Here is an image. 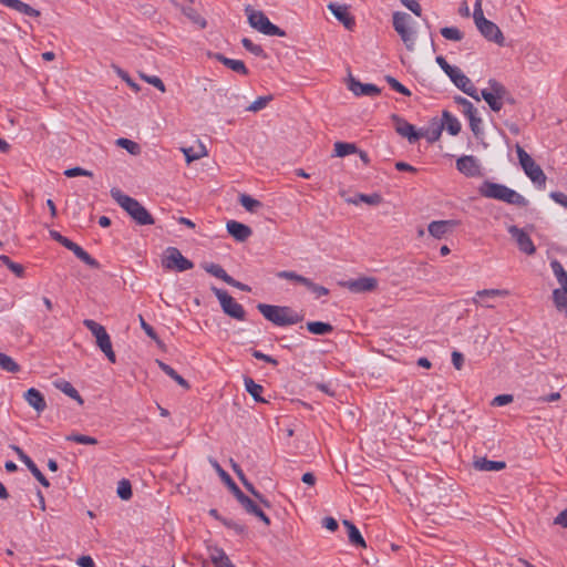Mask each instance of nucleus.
I'll return each mask as SVG.
<instances>
[{
    "instance_id": "1",
    "label": "nucleus",
    "mask_w": 567,
    "mask_h": 567,
    "mask_svg": "<svg viewBox=\"0 0 567 567\" xmlns=\"http://www.w3.org/2000/svg\"><path fill=\"white\" fill-rule=\"evenodd\" d=\"M478 193L485 198H493L517 207H525L528 200L506 185L485 181L478 187Z\"/></svg>"
},
{
    "instance_id": "2",
    "label": "nucleus",
    "mask_w": 567,
    "mask_h": 567,
    "mask_svg": "<svg viewBox=\"0 0 567 567\" xmlns=\"http://www.w3.org/2000/svg\"><path fill=\"white\" fill-rule=\"evenodd\" d=\"M111 197L130 215L137 225H153L155 223L148 210L135 198L130 197L118 188L111 189Z\"/></svg>"
},
{
    "instance_id": "3",
    "label": "nucleus",
    "mask_w": 567,
    "mask_h": 567,
    "mask_svg": "<svg viewBox=\"0 0 567 567\" xmlns=\"http://www.w3.org/2000/svg\"><path fill=\"white\" fill-rule=\"evenodd\" d=\"M257 309L268 321L279 327L296 324L303 320V315L288 306L258 303Z\"/></svg>"
},
{
    "instance_id": "4",
    "label": "nucleus",
    "mask_w": 567,
    "mask_h": 567,
    "mask_svg": "<svg viewBox=\"0 0 567 567\" xmlns=\"http://www.w3.org/2000/svg\"><path fill=\"white\" fill-rule=\"evenodd\" d=\"M474 22L481 34L488 41L504 45L505 39L502 30L493 21L484 17L482 0H476L473 13Z\"/></svg>"
},
{
    "instance_id": "5",
    "label": "nucleus",
    "mask_w": 567,
    "mask_h": 567,
    "mask_svg": "<svg viewBox=\"0 0 567 567\" xmlns=\"http://www.w3.org/2000/svg\"><path fill=\"white\" fill-rule=\"evenodd\" d=\"M83 324L91 331L95 338L96 346L105 354L111 363L116 362V355L113 351L112 341L106 329L92 319H85Z\"/></svg>"
},
{
    "instance_id": "6",
    "label": "nucleus",
    "mask_w": 567,
    "mask_h": 567,
    "mask_svg": "<svg viewBox=\"0 0 567 567\" xmlns=\"http://www.w3.org/2000/svg\"><path fill=\"white\" fill-rule=\"evenodd\" d=\"M515 150L524 173L535 185L542 188L545 187L546 175L542 167L535 163L530 155L519 144L516 145Z\"/></svg>"
},
{
    "instance_id": "7",
    "label": "nucleus",
    "mask_w": 567,
    "mask_h": 567,
    "mask_svg": "<svg viewBox=\"0 0 567 567\" xmlns=\"http://www.w3.org/2000/svg\"><path fill=\"white\" fill-rule=\"evenodd\" d=\"M481 96L494 112H499L504 101L513 102L508 99V91L496 80H489L488 86L481 91Z\"/></svg>"
},
{
    "instance_id": "8",
    "label": "nucleus",
    "mask_w": 567,
    "mask_h": 567,
    "mask_svg": "<svg viewBox=\"0 0 567 567\" xmlns=\"http://www.w3.org/2000/svg\"><path fill=\"white\" fill-rule=\"evenodd\" d=\"M248 22L251 28L266 35L285 37L286 32L279 27L270 22L267 16L262 11L252 10L249 7L246 8Z\"/></svg>"
},
{
    "instance_id": "9",
    "label": "nucleus",
    "mask_w": 567,
    "mask_h": 567,
    "mask_svg": "<svg viewBox=\"0 0 567 567\" xmlns=\"http://www.w3.org/2000/svg\"><path fill=\"white\" fill-rule=\"evenodd\" d=\"M411 17L405 12L396 11L393 13V28L400 35L405 48L410 51L414 49L415 37L410 28Z\"/></svg>"
},
{
    "instance_id": "10",
    "label": "nucleus",
    "mask_w": 567,
    "mask_h": 567,
    "mask_svg": "<svg viewBox=\"0 0 567 567\" xmlns=\"http://www.w3.org/2000/svg\"><path fill=\"white\" fill-rule=\"evenodd\" d=\"M212 291L219 300L221 309L227 316L236 320H245L246 311L244 307L238 303L230 295H228L227 291L216 287H212Z\"/></svg>"
},
{
    "instance_id": "11",
    "label": "nucleus",
    "mask_w": 567,
    "mask_h": 567,
    "mask_svg": "<svg viewBox=\"0 0 567 567\" xmlns=\"http://www.w3.org/2000/svg\"><path fill=\"white\" fill-rule=\"evenodd\" d=\"M162 265L165 269L185 271L194 267V264L182 255L176 247H168L165 251Z\"/></svg>"
},
{
    "instance_id": "12",
    "label": "nucleus",
    "mask_w": 567,
    "mask_h": 567,
    "mask_svg": "<svg viewBox=\"0 0 567 567\" xmlns=\"http://www.w3.org/2000/svg\"><path fill=\"white\" fill-rule=\"evenodd\" d=\"M457 171L466 177H482L483 169L480 161L473 155H463L456 159Z\"/></svg>"
},
{
    "instance_id": "13",
    "label": "nucleus",
    "mask_w": 567,
    "mask_h": 567,
    "mask_svg": "<svg viewBox=\"0 0 567 567\" xmlns=\"http://www.w3.org/2000/svg\"><path fill=\"white\" fill-rule=\"evenodd\" d=\"M451 81L465 94L475 99L476 101L481 100V96L477 93V89L474 86L472 81L458 69L454 68L453 72L447 75Z\"/></svg>"
},
{
    "instance_id": "14",
    "label": "nucleus",
    "mask_w": 567,
    "mask_h": 567,
    "mask_svg": "<svg viewBox=\"0 0 567 567\" xmlns=\"http://www.w3.org/2000/svg\"><path fill=\"white\" fill-rule=\"evenodd\" d=\"M340 285L353 293H363L375 290L378 288V279L374 277H359L357 279L340 282Z\"/></svg>"
},
{
    "instance_id": "15",
    "label": "nucleus",
    "mask_w": 567,
    "mask_h": 567,
    "mask_svg": "<svg viewBox=\"0 0 567 567\" xmlns=\"http://www.w3.org/2000/svg\"><path fill=\"white\" fill-rule=\"evenodd\" d=\"M507 230L512 238L515 239L520 251L528 256L536 252V247L534 246L530 236L524 229L513 225L509 226Z\"/></svg>"
},
{
    "instance_id": "16",
    "label": "nucleus",
    "mask_w": 567,
    "mask_h": 567,
    "mask_svg": "<svg viewBox=\"0 0 567 567\" xmlns=\"http://www.w3.org/2000/svg\"><path fill=\"white\" fill-rule=\"evenodd\" d=\"M391 120L395 125V131L402 137L408 138L410 143H415L421 138V134L415 130V127L408 123L404 118L400 117L396 114L391 115Z\"/></svg>"
},
{
    "instance_id": "17",
    "label": "nucleus",
    "mask_w": 567,
    "mask_h": 567,
    "mask_svg": "<svg viewBox=\"0 0 567 567\" xmlns=\"http://www.w3.org/2000/svg\"><path fill=\"white\" fill-rule=\"evenodd\" d=\"M509 291L506 289H483L478 290L473 297V303L485 308H494V305L489 302L491 299L496 297H507Z\"/></svg>"
},
{
    "instance_id": "18",
    "label": "nucleus",
    "mask_w": 567,
    "mask_h": 567,
    "mask_svg": "<svg viewBox=\"0 0 567 567\" xmlns=\"http://www.w3.org/2000/svg\"><path fill=\"white\" fill-rule=\"evenodd\" d=\"M458 225L457 220H433L427 226L429 234L435 239H442Z\"/></svg>"
},
{
    "instance_id": "19",
    "label": "nucleus",
    "mask_w": 567,
    "mask_h": 567,
    "mask_svg": "<svg viewBox=\"0 0 567 567\" xmlns=\"http://www.w3.org/2000/svg\"><path fill=\"white\" fill-rule=\"evenodd\" d=\"M236 499L246 509L247 513L260 518L267 526L270 525L269 517L256 505V503L246 496L240 489L236 491Z\"/></svg>"
},
{
    "instance_id": "20",
    "label": "nucleus",
    "mask_w": 567,
    "mask_h": 567,
    "mask_svg": "<svg viewBox=\"0 0 567 567\" xmlns=\"http://www.w3.org/2000/svg\"><path fill=\"white\" fill-rule=\"evenodd\" d=\"M328 9L336 17V19L344 25L346 29H353L355 21L354 18L350 14L348 6L330 2L328 4Z\"/></svg>"
},
{
    "instance_id": "21",
    "label": "nucleus",
    "mask_w": 567,
    "mask_h": 567,
    "mask_svg": "<svg viewBox=\"0 0 567 567\" xmlns=\"http://www.w3.org/2000/svg\"><path fill=\"white\" fill-rule=\"evenodd\" d=\"M550 267L557 278L558 284L560 285V288H557L553 291V299L560 300L563 295L567 292V271L558 260H553L550 262Z\"/></svg>"
},
{
    "instance_id": "22",
    "label": "nucleus",
    "mask_w": 567,
    "mask_h": 567,
    "mask_svg": "<svg viewBox=\"0 0 567 567\" xmlns=\"http://www.w3.org/2000/svg\"><path fill=\"white\" fill-rule=\"evenodd\" d=\"M348 89L357 96L365 95V96H374L381 93V90L371 83H361L353 76L349 78Z\"/></svg>"
},
{
    "instance_id": "23",
    "label": "nucleus",
    "mask_w": 567,
    "mask_h": 567,
    "mask_svg": "<svg viewBox=\"0 0 567 567\" xmlns=\"http://www.w3.org/2000/svg\"><path fill=\"white\" fill-rule=\"evenodd\" d=\"M23 398L27 403L38 412V414L42 413L47 409L45 399L38 389L30 388L23 394Z\"/></svg>"
},
{
    "instance_id": "24",
    "label": "nucleus",
    "mask_w": 567,
    "mask_h": 567,
    "mask_svg": "<svg viewBox=\"0 0 567 567\" xmlns=\"http://www.w3.org/2000/svg\"><path fill=\"white\" fill-rule=\"evenodd\" d=\"M226 228L227 231L238 241H245L252 234L250 227L236 220H229L226 224Z\"/></svg>"
},
{
    "instance_id": "25",
    "label": "nucleus",
    "mask_w": 567,
    "mask_h": 567,
    "mask_svg": "<svg viewBox=\"0 0 567 567\" xmlns=\"http://www.w3.org/2000/svg\"><path fill=\"white\" fill-rule=\"evenodd\" d=\"M208 557L214 567H236L223 548L208 547Z\"/></svg>"
},
{
    "instance_id": "26",
    "label": "nucleus",
    "mask_w": 567,
    "mask_h": 567,
    "mask_svg": "<svg viewBox=\"0 0 567 567\" xmlns=\"http://www.w3.org/2000/svg\"><path fill=\"white\" fill-rule=\"evenodd\" d=\"M0 3L22 14L38 18L41 12L21 0H0Z\"/></svg>"
},
{
    "instance_id": "27",
    "label": "nucleus",
    "mask_w": 567,
    "mask_h": 567,
    "mask_svg": "<svg viewBox=\"0 0 567 567\" xmlns=\"http://www.w3.org/2000/svg\"><path fill=\"white\" fill-rule=\"evenodd\" d=\"M209 55L236 73H239L243 75L248 74V69L246 68L245 63L241 60L229 59V58H226L225 55H223L221 53H214V54H209Z\"/></svg>"
},
{
    "instance_id": "28",
    "label": "nucleus",
    "mask_w": 567,
    "mask_h": 567,
    "mask_svg": "<svg viewBox=\"0 0 567 567\" xmlns=\"http://www.w3.org/2000/svg\"><path fill=\"white\" fill-rule=\"evenodd\" d=\"M440 124L443 126V130H446L451 135L455 136L461 132V123L460 121L453 116L449 111H443L442 121Z\"/></svg>"
},
{
    "instance_id": "29",
    "label": "nucleus",
    "mask_w": 567,
    "mask_h": 567,
    "mask_svg": "<svg viewBox=\"0 0 567 567\" xmlns=\"http://www.w3.org/2000/svg\"><path fill=\"white\" fill-rule=\"evenodd\" d=\"M182 152L185 155V159L187 164H190L194 161L200 159L203 157H206L208 155L207 148L203 143H198L196 147H183Z\"/></svg>"
},
{
    "instance_id": "30",
    "label": "nucleus",
    "mask_w": 567,
    "mask_h": 567,
    "mask_svg": "<svg viewBox=\"0 0 567 567\" xmlns=\"http://www.w3.org/2000/svg\"><path fill=\"white\" fill-rule=\"evenodd\" d=\"M66 249L71 250L81 261H83L85 265L92 267V268H99L100 264L97 260H95L93 257H91L82 247H80L78 244L71 243L66 247Z\"/></svg>"
},
{
    "instance_id": "31",
    "label": "nucleus",
    "mask_w": 567,
    "mask_h": 567,
    "mask_svg": "<svg viewBox=\"0 0 567 567\" xmlns=\"http://www.w3.org/2000/svg\"><path fill=\"white\" fill-rule=\"evenodd\" d=\"M66 249L71 250L81 261H83L85 265L92 267V268H99L100 264L97 260H95L93 257H91L82 247H80L78 244L71 243L66 247Z\"/></svg>"
},
{
    "instance_id": "32",
    "label": "nucleus",
    "mask_w": 567,
    "mask_h": 567,
    "mask_svg": "<svg viewBox=\"0 0 567 567\" xmlns=\"http://www.w3.org/2000/svg\"><path fill=\"white\" fill-rule=\"evenodd\" d=\"M54 386L63 392L69 398L75 400L80 405H83L84 400L80 395L79 391L69 382L65 380H59L54 382Z\"/></svg>"
},
{
    "instance_id": "33",
    "label": "nucleus",
    "mask_w": 567,
    "mask_h": 567,
    "mask_svg": "<svg viewBox=\"0 0 567 567\" xmlns=\"http://www.w3.org/2000/svg\"><path fill=\"white\" fill-rule=\"evenodd\" d=\"M343 526L348 530V537L351 544L362 548L367 547L364 538L362 537L360 530L354 526L353 523H351L350 520H343Z\"/></svg>"
},
{
    "instance_id": "34",
    "label": "nucleus",
    "mask_w": 567,
    "mask_h": 567,
    "mask_svg": "<svg viewBox=\"0 0 567 567\" xmlns=\"http://www.w3.org/2000/svg\"><path fill=\"white\" fill-rule=\"evenodd\" d=\"M443 126L436 120H433L431 124L423 131L419 132L421 137H425L430 143L436 142L442 134Z\"/></svg>"
},
{
    "instance_id": "35",
    "label": "nucleus",
    "mask_w": 567,
    "mask_h": 567,
    "mask_svg": "<svg viewBox=\"0 0 567 567\" xmlns=\"http://www.w3.org/2000/svg\"><path fill=\"white\" fill-rule=\"evenodd\" d=\"M473 465L476 470L485 472L501 471L506 466L505 462L489 461L487 458L475 460Z\"/></svg>"
},
{
    "instance_id": "36",
    "label": "nucleus",
    "mask_w": 567,
    "mask_h": 567,
    "mask_svg": "<svg viewBox=\"0 0 567 567\" xmlns=\"http://www.w3.org/2000/svg\"><path fill=\"white\" fill-rule=\"evenodd\" d=\"M202 268L212 276L223 280L224 282H229L230 276L220 265L214 262H203Z\"/></svg>"
},
{
    "instance_id": "37",
    "label": "nucleus",
    "mask_w": 567,
    "mask_h": 567,
    "mask_svg": "<svg viewBox=\"0 0 567 567\" xmlns=\"http://www.w3.org/2000/svg\"><path fill=\"white\" fill-rule=\"evenodd\" d=\"M156 363L164 373H166L169 378L176 381L181 386H183L186 390L189 389V383L182 375H179L172 367H169L168 364L164 363L161 360H156Z\"/></svg>"
},
{
    "instance_id": "38",
    "label": "nucleus",
    "mask_w": 567,
    "mask_h": 567,
    "mask_svg": "<svg viewBox=\"0 0 567 567\" xmlns=\"http://www.w3.org/2000/svg\"><path fill=\"white\" fill-rule=\"evenodd\" d=\"M212 466L215 468L219 477L223 480V482L230 488V491L236 495V491L240 489L236 483L233 481V478L229 476V474L219 465V463L215 460H209Z\"/></svg>"
},
{
    "instance_id": "39",
    "label": "nucleus",
    "mask_w": 567,
    "mask_h": 567,
    "mask_svg": "<svg viewBox=\"0 0 567 567\" xmlns=\"http://www.w3.org/2000/svg\"><path fill=\"white\" fill-rule=\"evenodd\" d=\"M307 329L312 334L323 336L333 331V327L330 323L321 321H309L307 322Z\"/></svg>"
},
{
    "instance_id": "40",
    "label": "nucleus",
    "mask_w": 567,
    "mask_h": 567,
    "mask_svg": "<svg viewBox=\"0 0 567 567\" xmlns=\"http://www.w3.org/2000/svg\"><path fill=\"white\" fill-rule=\"evenodd\" d=\"M245 388L246 391L254 398L257 402H266L261 396L262 386L257 384L251 378H245Z\"/></svg>"
},
{
    "instance_id": "41",
    "label": "nucleus",
    "mask_w": 567,
    "mask_h": 567,
    "mask_svg": "<svg viewBox=\"0 0 567 567\" xmlns=\"http://www.w3.org/2000/svg\"><path fill=\"white\" fill-rule=\"evenodd\" d=\"M358 152L355 144L346 143V142H336L334 143V156L344 157L350 154H354Z\"/></svg>"
},
{
    "instance_id": "42",
    "label": "nucleus",
    "mask_w": 567,
    "mask_h": 567,
    "mask_svg": "<svg viewBox=\"0 0 567 567\" xmlns=\"http://www.w3.org/2000/svg\"><path fill=\"white\" fill-rule=\"evenodd\" d=\"M351 204L358 205L359 202L365 203L368 205L377 206L381 204L382 197L381 195L373 193L370 195L367 194H359L355 198L348 200Z\"/></svg>"
},
{
    "instance_id": "43",
    "label": "nucleus",
    "mask_w": 567,
    "mask_h": 567,
    "mask_svg": "<svg viewBox=\"0 0 567 567\" xmlns=\"http://www.w3.org/2000/svg\"><path fill=\"white\" fill-rule=\"evenodd\" d=\"M182 12L200 29L206 28V20L193 7H183Z\"/></svg>"
},
{
    "instance_id": "44",
    "label": "nucleus",
    "mask_w": 567,
    "mask_h": 567,
    "mask_svg": "<svg viewBox=\"0 0 567 567\" xmlns=\"http://www.w3.org/2000/svg\"><path fill=\"white\" fill-rule=\"evenodd\" d=\"M0 368L11 373L20 371V365L11 357L2 352H0Z\"/></svg>"
},
{
    "instance_id": "45",
    "label": "nucleus",
    "mask_w": 567,
    "mask_h": 567,
    "mask_svg": "<svg viewBox=\"0 0 567 567\" xmlns=\"http://www.w3.org/2000/svg\"><path fill=\"white\" fill-rule=\"evenodd\" d=\"M239 203L246 210H248L250 213L256 212L258 208H260L262 206V204L259 200L252 198L251 196H249L247 194H241L239 196Z\"/></svg>"
},
{
    "instance_id": "46",
    "label": "nucleus",
    "mask_w": 567,
    "mask_h": 567,
    "mask_svg": "<svg viewBox=\"0 0 567 567\" xmlns=\"http://www.w3.org/2000/svg\"><path fill=\"white\" fill-rule=\"evenodd\" d=\"M24 464L42 486H50V482L45 478V476L42 474V472L38 468V466L31 458H29Z\"/></svg>"
},
{
    "instance_id": "47",
    "label": "nucleus",
    "mask_w": 567,
    "mask_h": 567,
    "mask_svg": "<svg viewBox=\"0 0 567 567\" xmlns=\"http://www.w3.org/2000/svg\"><path fill=\"white\" fill-rule=\"evenodd\" d=\"M116 145L126 150L132 155H137L141 152V147L136 142L125 137L117 138Z\"/></svg>"
},
{
    "instance_id": "48",
    "label": "nucleus",
    "mask_w": 567,
    "mask_h": 567,
    "mask_svg": "<svg viewBox=\"0 0 567 567\" xmlns=\"http://www.w3.org/2000/svg\"><path fill=\"white\" fill-rule=\"evenodd\" d=\"M272 101V95L259 96L246 107L247 112H258L265 109Z\"/></svg>"
},
{
    "instance_id": "49",
    "label": "nucleus",
    "mask_w": 567,
    "mask_h": 567,
    "mask_svg": "<svg viewBox=\"0 0 567 567\" xmlns=\"http://www.w3.org/2000/svg\"><path fill=\"white\" fill-rule=\"evenodd\" d=\"M138 75H140V78L144 82L153 85L154 87L159 90L162 93H164L166 91V86H165L164 82L158 76H156V75H148V74L143 73V72H140Z\"/></svg>"
},
{
    "instance_id": "50",
    "label": "nucleus",
    "mask_w": 567,
    "mask_h": 567,
    "mask_svg": "<svg viewBox=\"0 0 567 567\" xmlns=\"http://www.w3.org/2000/svg\"><path fill=\"white\" fill-rule=\"evenodd\" d=\"M441 34L443 38L451 41H461L463 39V33L455 27L442 28Z\"/></svg>"
},
{
    "instance_id": "51",
    "label": "nucleus",
    "mask_w": 567,
    "mask_h": 567,
    "mask_svg": "<svg viewBox=\"0 0 567 567\" xmlns=\"http://www.w3.org/2000/svg\"><path fill=\"white\" fill-rule=\"evenodd\" d=\"M455 102L462 106V111L463 113L466 115V117L468 118L470 116L474 115L475 113H477V110L475 109V106L473 105L472 102H470L468 100H466L465 97H462V96H457L455 97Z\"/></svg>"
},
{
    "instance_id": "52",
    "label": "nucleus",
    "mask_w": 567,
    "mask_h": 567,
    "mask_svg": "<svg viewBox=\"0 0 567 567\" xmlns=\"http://www.w3.org/2000/svg\"><path fill=\"white\" fill-rule=\"evenodd\" d=\"M116 493H117L120 498H122L124 501L130 499L132 497V486H131V483L127 480H122L118 483Z\"/></svg>"
},
{
    "instance_id": "53",
    "label": "nucleus",
    "mask_w": 567,
    "mask_h": 567,
    "mask_svg": "<svg viewBox=\"0 0 567 567\" xmlns=\"http://www.w3.org/2000/svg\"><path fill=\"white\" fill-rule=\"evenodd\" d=\"M66 440L79 443V444H86V445L97 444V440L95 437L84 435V434H71V435L66 436Z\"/></svg>"
},
{
    "instance_id": "54",
    "label": "nucleus",
    "mask_w": 567,
    "mask_h": 567,
    "mask_svg": "<svg viewBox=\"0 0 567 567\" xmlns=\"http://www.w3.org/2000/svg\"><path fill=\"white\" fill-rule=\"evenodd\" d=\"M241 44L243 47L249 51L250 53H252L254 55L256 56H265V52H264V49L258 45V44H255L251 40H249L248 38H244L241 39Z\"/></svg>"
},
{
    "instance_id": "55",
    "label": "nucleus",
    "mask_w": 567,
    "mask_h": 567,
    "mask_svg": "<svg viewBox=\"0 0 567 567\" xmlns=\"http://www.w3.org/2000/svg\"><path fill=\"white\" fill-rule=\"evenodd\" d=\"M385 80L388 82V84L396 92L405 95V96H410L411 95V91L405 87L403 84H401L395 78L391 76V75H388L385 76Z\"/></svg>"
},
{
    "instance_id": "56",
    "label": "nucleus",
    "mask_w": 567,
    "mask_h": 567,
    "mask_svg": "<svg viewBox=\"0 0 567 567\" xmlns=\"http://www.w3.org/2000/svg\"><path fill=\"white\" fill-rule=\"evenodd\" d=\"M138 320H140V324H141V328L144 330V332L151 338L153 339L154 341H156L158 344H161V340L158 339V336L157 333L155 332V330L153 329V327H151L143 318L142 315L138 316Z\"/></svg>"
},
{
    "instance_id": "57",
    "label": "nucleus",
    "mask_w": 567,
    "mask_h": 567,
    "mask_svg": "<svg viewBox=\"0 0 567 567\" xmlns=\"http://www.w3.org/2000/svg\"><path fill=\"white\" fill-rule=\"evenodd\" d=\"M243 485L245 488L251 493L257 499H259L260 503H262L266 507H269V502L254 487V485L246 478L243 482Z\"/></svg>"
},
{
    "instance_id": "58",
    "label": "nucleus",
    "mask_w": 567,
    "mask_h": 567,
    "mask_svg": "<svg viewBox=\"0 0 567 567\" xmlns=\"http://www.w3.org/2000/svg\"><path fill=\"white\" fill-rule=\"evenodd\" d=\"M470 127L475 136H478L482 133V120L475 113L474 115L468 117Z\"/></svg>"
},
{
    "instance_id": "59",
    "label": "nucleus",
    "mask_w": 567,
    "mask_h": 567,
    "mask_svg": "<svg viewBox=\"0 0 567 567\" xmlns=\"http://www.w3.org/2000/svg\"><path fill=\"white\" fill-rule=\"evenodd\" d=\"M64 175L68 177H75V176H87L92 177L93 173L91 171H86L82 167H73L69 168L64 172Z\"/></svg>"
},
{
    "instance_id": "60",
    "label": "nucleus",
    "mask_w": 567,
    "mask_h": 567,
    "mask_svg": "<svg viewBox=\"0 0 567 567\" xmlns=\"http://www.w3.org/2000/svg\"><path fill=\"white\" fill-rule=\"evenodd\" d=\"M401 3L411 10L415 16L421 17L422 8L416 0H401Z\"/></svg>"
},
{
    "instance_id": "61",
    "label": "nucleus",
    "mask_w": 567,
    "mask_h": 567,
    "mask_svg": "<svg viewBox=\"0 0 567 567\" xmlns=\"http://www.w3.org/2000/svg\"><path fill=\"white\" fill-rule=\"evenodd\" d=\"M513 400H514V398L512 394H499L493 399L492 405L503 406V405L512 403Z\"/></svg>"
},
{
    "instance_id": "62",
    "label": "nucleus",
    "mask_w": 567,
    "mask_h": 567,
    "mask_svg": "<svg viewBox=\"0 0 567 567\" xmlns=\"http://www.w3.org/2000/svg\"><path fill=\"white\" fill-rule=\"evenodd\" d=\"M277 277L281 278V279L298 282L299 279L301 278V275H299L295 271H290V270H282V271L277 272Z\"/></svg>"
},
{
    "instance_id": "63",
    "label": "nucleus",
    "mask_w": 567,
    "mask_h": 567,
    "mask_svg": "<svg viewBox=\"0 0 567 567\" xmlns=\"http://www.w3.org/2000/svg\"><path fill=\"white\" fill-rule=\"evenodd\" d=\"M556 309L567 317V291L563 295L560 300L553 299Z\"/></svg>"
},
{
    "instance_id": "64",
    "label": "nucleus",
    "mask_w": 567,
    "mask_h": 567,
    "mask_svg": "<svg viewBox=\"0 0 567 567\" xmlns=\"http://www.w3.org/2000/svg\"><path fill=\"white\" fill-rule=\"evenodd\" d=\"M554 524L567 528V508L554 518Z\"/></svg>"
}]
</instances>
